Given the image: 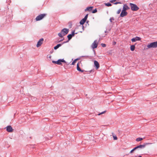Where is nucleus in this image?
I'll return each mask as SVG.
<instances>
[{"mask_svg":"<svg viewBox=\"0 0 157 157\" xmlns=\"http://www.w3.org/2000/svg\"><path fill=\"white\" fill-rule=\"evenodd\" d=\"M121 11V9H119V10H118L117 12V14H119L120 13Z\"/></svg>","mask_w":157,"mask_h":157,"instance_id":"25","label":"nucleus"},{"mask_svg":"<svg viewBox=\"0 0 157 157\" xmlns=\"http://www.w3.org/2000/svg\"><path fill=\"white\" fill-rule=\"evenodd\" d=\"M6 130L8 132H12L13 131V129L11 126L10 125L6 127Z\"/></svg>","mask_w":157,"mask_h":157,"instance_id":"11","label":"nucleus"},{"mask_svg":"<svg viewBox=\"0 0 157 157\" xmlns=\"http://www.w3.org/2000/svg\"><path fill=\"white\" fill-rule=\"evenodd\" d=\"M105 5L106 6H111L112 5L110 3H105Z\"/></svg>","mask_w":157,"mask_h":157,"instance_id":"24","label":"nucleus"},{"mask_svg":"<svg viewBox=\"0 0 157 157\" xmlns=\"http://www.w3.org/2000/svg\"><path fill=\"white\" fill-rule=\"evenodd\" d=\"M118 3H120L119 2H116V3H115V4H116Z\"/></svg>","mask_w":157,"mask_h":157,"instance_id":"37","label":"nucleus"},{"mask_svg":"<svg viewBox=\"0 0 157 157\" xmlns=\"http://www.w3.org/2000/svg\"><path fill=\"white\" fill-rule=\"evenodd\" d=\"M138 157H142V156H139Z\"/></svg>","mask_w":157,"mask_h":157,"instance_id":"39","label":"nucleus"},{"mask_svg":"<svg viewBox=\"0 0 157 157\" xmlns=\"http://www.w3.org/2000/svg\"><path fill=\"white\" fill-rule=\"evenodd\" d=\"M106 112V111H104L103 112H101V113H99L98 115H100L101 114H103V113H105Z\"/></svg>","mask_w":157,"mask_h":157,"instance_id":"26","label":"nucleus"},{"mask_svg":"<svg viewBox=\"0 0 157 157\" xmlns=\"http://www.w3.org/2000/svg\"><path fill=\"white\" fill-rule=\"evenodd\" d=\"M141 40V38L138 36H136L135 38H132L131 40L132 42H135L136 41L140 40Z\"/></svg>","mask_w":157,"mask_h":157,"instance_id":"9","label":"nucleus"},{"mask_svg":"<svg viewBox=\"0 0 157 157\" xmlns=\"http://www.w3.org/2000/svg\"><path fill=\"white\" fill-rule=\"evenodd\" d=\"M135 49V46L134 45H132L130 46V49L131 51H133Z\"/></svg>","mask_w":157,"mask_h":157,"instance_id":"19","label":"nucleus"},{"mask_svg":"<svg viewBox=\"0 0 157 157\" xmlns=\"http://www.w3.org/2000/svg\"><path fill=\"white\" fill-rule=\"evenodd\" d=\"M74 35L75 33L74 32L72 33V34H70L68 35L67 36V37L68 38V40H70L71 39L72 37L74 36Z\"/></svg>","mask_w":157,"mask_h":157,"instance_id":"14","label":"nucleus"},{"mask_svg":"<svg viewBox=\"0 0 157 157\" xmlns=\"http://www.w3.org/2000/svg\"><path fill=\"white\" fill-rule=\"evenodd\" d=\"M129 9L130 8L128 6H127L126 5H124L123 8V10L126 11V10Z\"/></svg>","mask_w":157,"mask_h":157,"instance_id":"15","label":"nucleus"},{"mask_svg":"<svg viewBox=\"0 0 157 157\" xmlns=\"http://www.w3.org/2000/svg\"><path fill=\"white\" fill-rule=\"evenodd\" d=\"M86 20L84 18L82 19L80 21V23L81 25H83L85 22Z\"/></svg>","mask_w":157,"mask_h":157,"instance_id":"16","label":"nucleus"},{"mask_svg":"<svg viewBox=\"0 0 157 157\" xmlns=\"http://www.w3.org/2000/svg\"><path fill=\"white\" fill-rule=\"evenodd\" d=\"M134 151V150L133 149H132V150L131 151H130V153H132L133 151Z\"/></svg>","mask_w":157,"mask_h":157,"instance_id":"34","label":"nucleus"},{"mask_svg":"<svg viewBox=\"0 0 157 157\" xmlns=\"http://www.w3.org/2000/svg\"><path fill=\"white\" fill-rule=\"evenodd\" d=\"M110 21L111 22H112V20H111V18L110 19Z\"/></svg>","mask_w":157,"mask_h":157,"instance_id":"38","label":"nucleus"},{"mask_svg":"<svg viewBox=\"0 0 157 157\" xmlns=\"http://www.w3.org/2000/svg\"><path fill=\"white\" fill-rule=\"evenodd\" d=\"M58 36L60 37H63V36H64V35H63V33H62V32H61L60 33H59L58 34Z\"/></svg>","mask_w":157,"mask_h":157,"instance_id":"21","label":"nucleus"},{"mask_svg":"<svg viewBox=\"0 0 157 157\" xmlns=\"http://www.w3.org/2000/svg\"><path fill=\"white\" fill-rule=\"evenodd\" d=\"M116 0H111L110 2L111 3H113L115 2Z\"/></svg>","mask_w":157,"mask_h":157,"instance_id":"32","label":"nucleus"},{"mask_svg":"<svg viewBox=\"0 0 157 157\" xmlns=\"http://www.w3.org/2000/svg\"><path fill=\"white\" fill-rule=\"evenodd\" d=\"M79 59H75L72 63L71 64L73 65H74L75 63H76L77 61L78 60H79Z\"/></svg>","mask_w":157,"mask_h":157,"instance_id":"20","label":"nucleus"},{"mask_svg":"<svg viewBox=\"0 0 157 157\" xmlns=\"http://www.w3.org/2000/svg\"><path fill=\"white\" fill-rule=\"evenodd\" d=\"M113 136L114 140H117V138L116 136Z\"/></svg>","mask_w":157,"mask_h":157,"instance_id":"27","label":"nucleus"},{"mask_svg":"<svg viewBox=\"0 0 157 157\" xmlns=\"http://www.w3.org/2000/svg\"><path fill=\"white\" fill-rule=\"evenodd\" d=\"M101 46L103 47H105L106 46V44H101Z\"/></svg>","mask_w":157,"mask_h":157,"instance_id":"30","label":"nucleus"},{"mask_svg":"<svg viewBox=\"0 0 157 157\" xmlns=\"http://www.w3.org/2000/svg\"><path fill=\"white\" fill-rule=\"evenodd\" d=\"M63 40V39L60 40H59V42H60V41H62Z\"/></svg>","mask_w":157,"mask_h":157,"instance_id":"35","label":"nucleus"},{"mask_svg":"<svg viewBox=\"0 0 157 157\" xmlns=\"http://www.w3.org/2000/svg\"><path fill=\"white\" fill-rule=\"evenodd\" d=\"M138 149V148H137V146L135 147H134L133 149L134 150V151H135V150H136V149Z\"/></svg>","mask_w":157,"mask_h":157,"instance_id":"33","label":"nucleus"},{"mask_svg":"<svg viewBox=\"0 0 157 157\" xmlns=\"http://www.w3.org/2000/svg\"><path fill=\"white\" fill-rule=\"evenodd\" d=\"M52 63L57 64L58 65H60L62 64V63H65V61L63 59H59L57 61H52Z\"/></svg>","mask_w":157,"mask_h":157,"instance_id":"5","label":"nucleus"},{"mask_svg":"<svg viewBox=\"0 0 157 157\" xmlns=\"http://www.w3.org/2000/svg\"><path fill=\"white\" fill-rule=\"evenodd\" d=\"M143 139L142 138H140V137H139V138H137L136 139V141L137 142H138V141H140L142 140Z\"/></svg>","mask_w":157,"mask_h":157,"instance_id":"22","label":"nucleus"},{"mask_svg":"<svg viewBox=\"0 0 157 157\" xmlns=\"http://www.w3.org/2000/svg\"><path fill=\"white\" fill-rule=\"evenodd\" d=\"M93 70L94 69L91 70L90 71H85L83 69H77V70L78 71H80L82 72H83L84 74H89L90 73H91L92 72H93Z\"/></svg>","mask_w":157,"mask_h":157,"instance_id":"4","label":"nucleus"},{"mask_svg":"<svg viewBox=\"0 0 157 157\" xmlns=\"http://www.w3.org/2000/svg\"><path fill=\"white\" fill-rule=\"evenodd\" d=\"M62 44H57L56 46H55L54 47V49L55 50H56L58 49L59 47L61 46Z\"/></svg>","mask_w":157,"mask_h":157,"instance_id":"18","label":"nucleus"},{"mask_svg":"<svg viewBox=\"0 0 157 157\" xmlns=\"http://www.w3.org/2000/svg\"><path fill=\"white\" fill-rule=\"evenodd\" d=\"M130 6L131 7V9L132 11H136L138 10L139 8L135 4L132 3H130Z\"/></svg>","mask_w":157,"mask_h":157,"instance_id":"1","label":"nucleus"},{"mask_svg":"<svg viewBox=\"0 0 157 157\" xmlns=\"http://www.w3.org/2000/svg\"><path fill=\"white\" fill-rule=\"evenodd\" d=\"M44 41V39L42 38L40 39L38 41V42L37 45L36 47L38 48L41 45L43 44Z\"/></svg>","mask_w":157,"mask_h":157,"instance_id":"6","label":"nucleus"},{"mask_svg":"<svg viewBox=\"0 0 157 157\" xmlns=\"http://www.w3.org/2000/svg\"><path fill=\"white\" fill-rule=\"evenodd\" d=\"M94 64L95 66L96 67L97 69H98L99 67V64L98 62L97 61L95 60L94 61Z\"/></svg>","mask_w":157,"mask_h":157,"instance_id":"13","label":"nucleus"},{"mask_svg":"<svg viewBox=\"0 0 157 157\" xmlns=\"http://www.w3.org/2000/svg\"><path fill=\"white\" fill-rule=\"evenodd\" d=\"M116 42H113L114 44H116Z\"/></svg>","mask_w":157,"mask_h":157,"instance_id":"36","label":"nucleus"},{"mask_svg":"<svg viewBox=\"0 0 157 157\" xmlns=\"http://www.w3.org/2000/svg\"><path fill=\"white\" fill-rule=\"evenodd\" d=\"M81 63V62H80L79 63H78L77 64V69H80V67H79V65Z\"/></svg>","mask_w":157,"mask_h":157,"instance_id":"23","label":"nucleus"},{"mask_svg":"<svg viewBox=\"0 0 157 157\" xmlns=\"http://www.w3.org/2000/svg\"><path fill=\"white\" fill-rule=\"evenodd\" d=\"M88 16V14H86L83 18L86 20Z\"/></svg>","mask_w":157,"mask_h":157,"instance_id":"28","label":"nucleus"},{"mask_svg":"<svg viewBox=\"0 0 157 157\" xmlns=\"http://www.w3.org/2000/svg\"><path fill=\"white\" fill-rule=\"evenodd\" d=\"M93 8V7L90 6L89 7H88L85 10V11L86 10L88 11H91L92 10V8Z\"/></svg>","mask_w":157,"mask_h":157,"instance_id":"17","label":"nucleus"},{"mask_svg":"<svg viewBox=\"0 0 157 157\" xmlns=\"http://www.w3.org/2000/svg\"><path fill=\"white\" fill-rule=\"evenodd\" d=\"M148 48L157 47V41L153 42L148 44L147 46Z\"/></svg>","mask_w":157,"mask_h":157,"instance_id":"2","label":"nucleus"},{"mask_svg":"<svg viewBox=\"0 0 157 157\" xmlns=\"http://www.w3.org/2000/svg\"><path fill=\"white\" fill-rule=\"evenodd\" d=\"M127 14V13L125 11H124L123 10H122L121 13L120 14V16L122 17H123L125 16H126Z\"/></svg>","mask_w":157,"mask_h":157,"instance_id":"10","label":"nucleus"},{"mask_svg":"<svg viewBox=\"0 0 157 157\" xmlns=\"http://www.w3.org/2000/svg\"><path fill=\"white\" fill-rule=\"evenodd\" d=\"M98 43L97 40H95L91 45V47L93 48H96L98 46Z\"/></svg>","mask_w":157,"mask_h":157,"instance_id":"8","label":"nucleus"},{"mask_svg":"<svg viewBox=\"0 0 157 157\" xmlns=\"http://www.w3.org/2000/svg\"><path fill=\"white\" fill-rule=\"evenodd\" d=\"M46 14L44 13L38 15V16H37V17L36 18V21H38L42 19L46 16Z\"/></svg>","mask_w":157,"mask_h":157,"instance_id":"3","label":"nucleus"},{"mask_svg":"<svg viewBox=\"0 0 157 157\" xmlns=\"http://www.w3.org/2000/svg\"><path fill=\"white\" fill-rule=\"evenodd\" d=\"M47 58L51 59V56L50 55H48L47 56Z\"/></svg>","mask_w":157,"mask_h":157,"instance_id":"31","label":"nucleus"},{"mask_svg":"<svg viewBox=\"0 0 157 157\" xmlns=\"http://www.w3.org/2000/svg\"><path fill=\"white\" fill-rule=\"evenodd\" d=\"M97 12V9H95L93 11H92V13H96V12Z\"/></svg>","mask_w":157,"mask_h":157,"instance_id":"29","label":"nucleus"},{"mask_svg":"<svg viewBox=\"0 0 157 157\" xmlns=\"http://www.w3.org/2000/svg\"><path fill=\"white\" fill-rule=\"evenodd\" d=\"M69 30L68 29L64 28L61 31V32H62V33H63V35L65 36L68 33Z\"/></svg>","mask_w":157,"mask_h":157,"instance_id":"7","label":"nucleus"},{"mask_svg":"<svg viewBox=\"0 0 157 157\" xmlns=\"http://www.w3.org/2000/svg\"><path fill=\"white\" fill-rule=\"evenodd\" d=\"M149 143H146L144 144L143 145H140L139 146H137V148H144L146 145L147 144H148Z\"/></svg>","mask_w":157,"mask_h":157,"instance_id":"12","label":"nucleus"}]
</instances>
